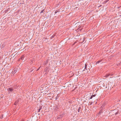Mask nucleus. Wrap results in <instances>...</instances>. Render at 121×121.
I'll return each instance as SVG.
<instances>
[{
    "mask_svg": "<svg viewBox=\"0 0 121 121\" xmlns=\"http://www.w3.org/2000/svg\"><path fill=\"white\" fill-rule=\"evenodd\" d=\"M7 90H8V91H10L11 92H12L13 91V89L12 88H9Z\"/></svg>",
    "mask_w": 121,
    "mask_h": 121,
    "instance_id": "nucleus-1",
    "label": "nucleus"
},
{
    "mask_svg": "<svg viewBox=\"0 0 121 121\" xmlns=\"http://www.w3.org/2000/svg\"><path fill=\"white\" fill-rule=\"evenodd\" d=\"M14 71L13 72V73H15L17 72V69H14Z\"/></svg>",
    "mask_w": 121,
    "mask_h": 121,
    "instance_id": "nucleus-2",
    "label": "nucleus"
},
{
    "mask_svg": "<svg viewBox=\"0 0 121 121\" xmlns=\"http://www.w3.org/2000/svg\"><path fill=\"white\" fill-rule=\"evenodd\" d=\"M101 61H100V60H99V61H98L97 62H96V64H98Z\"/></svg>",
    "mask_w": 121,
    "mask_h": 121,
    "instance_id": "nucleus-3",
    "label": "nucleus"
},
{
    "mask_svg": "<svg viewBox=\"0 0 121 121\" xmlns=\"http://www.w3.org/2000/svg\"><path fill=\"white\" fill-rule=\"evenodd\" d=\"M109 75V74H108V75L107 74L105 76V77L106 78H107Z\"/></svg>",
    "mask_w": 121,
    "mask_h": 121,
    "instance_id": "nucleus-4",
    "label": "nucleus"
},
{
    "mask_svg": "<svg viewBox=\"0 0 121 121\" xmlns=\"http://www.w3.org/2000/svg\"><path fill=\"white\" fill-rule=\"evenodd\" d=\"M44 11V10H42L40 12L41 13H43V11Z\"/></svg>",
    "mask_w": 121,
    "mask_h": 121,
    "instance_id": "nucleus-5",
    "label": "nucleus"
},
{
    "mask_svg": "<svg viewBox=\"0 0 121 121\" xmlns=\"http://www.w3.org/2000/svg\"><path fill=\"white\" fill-rule=\"evenodd\" d=\"M4 47V45H3V44H2L1 46V47H2V48H3Z\"/></svg>",
    "mask_w": 121,
    "mask_h": 121,
    "instance_id": "nucleus-6",
    "label": "nucleus"
},
{
    "mask_svg": "<svg viewBox=\"0 0 121 121\" xmlns=\"http://www.w3.org/2000/svg\"><path fill=\"white\" fill-rule=\"evenodd\" d=\"M40 67H39L37 70V71L38 70H39V69H40Z\"/></svg>",
    "mask_w": 121,
    "mask_h": 121,
    "instance_id": "nucleus-7",
    "label": "nucleus"
},
{
    "mask_svg": "<svg viewBox=\"0 0 121 121\" xmlns=\"http://www.w3.org/2000/svg\"><path fill=\"white\" fill-rule=\"evenodd\" d=\"M92 96H91V97H90V99H92Z\"/></svg>",
    "mask_w": 121,
    "mask_h": 121,
    "instance_id": "nucleus-8",
    "label": "nucleus"
},
{
    "mask_svg": "<svg viewBox=\"0 0 121 121\" xmlns=\"http://www.w3.org/2000/svg\"><path fill=\"white\" fill-rule=\"evenodd\" d=\"M79 109L78 110V112H79Z\"/></svg>",
    "mask_w": 121,
    "mask_h": 121,
    "instance_id": "nucleus-9",
    "label": "nucleus"
},
{
    "mask_svg": "<svg viewBox=\"0 0 121 121\" xmlns=\"http://www.w3.org/2000/svg\"><path fill=\"white\" fill-rule=\"evenodd\" d=\"M117 114V113H116V114Z\"/></svg>",
    "mask_w": 121,
    "mask_h": 121,
    "instance_id": "nucleus-10",
    "label": "nucleus"
}]
</instances>
